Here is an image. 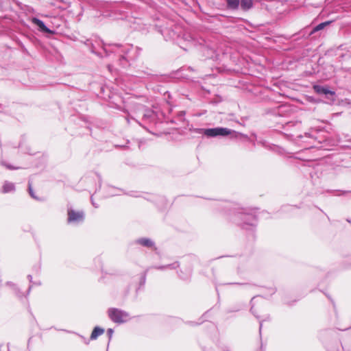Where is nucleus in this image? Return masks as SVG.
Here are the masks:
<instances>
[{"label":"nucleus","mask_w":351,"mask_h":351,"mask_svg":"<svg viewBox=\"0 0 351 351\" xmlns=\"http://www.w3.org/2000/svg\"><path fill=\"white\" fill-rule=\"evenodd\" d=\"M232 130L226 128H215L208 129H199V134H204L208 137H216L218 136H226L232 133Z\"/></svg>","instance_id":"1"},{"label":"nucleus","mask_w":351,"mask_h":351,"mask_svg":"<svg viewBox=\"0 0 351 351\" xmlns=\"http://www.w3.org/2000/svg\"><path fill=\"white\" fill-rule=\"evenodd\" d=\"M108 316L115 323H123L129 319L128 313L118 308H110L108 311Z\"/></svg>","instance_id":"2"},{"label":"nucleus","mask_w":351,"mask_h":351,"mask_svg":"<svg viewBox=\"0 0 351 351\" xmlns=\"http://www.w3.org/2000/svg\"><path fill=\"white\" fill-rule=\"evenodd\" d=\"M84 217L82 211H75L73 209L68 210V221L69 222H80L83 221Z\"/></svg>","instance_id":"3"},{"label":"nucleus","mask_w":351,"mask_h":351,"mask_svg":"<svg viewBox=\"0 0 351 351\" xmlns=\"http://www.w3.org/2000/svg\"><path fill=\"white\" fill-rule=\"evenodd\" d=\"M32 21L34 25H36V26L38 27L40 31H41L43 32H45V33H49V34L53 33V31H51V29H49L48 27H46L45 23L41 20H40L37 18H33L32 19Z\"/></svg>","instance_id":"4"},{"label":"nucleus","mask_w":351,"mask_h":351,"mask_svg":"<svg viewBox=\"0 0 351 351\" xmlns=\"http://www.w3.org/2000/svg\"><path fill=\"white\" fill-rule=\"evenodd\" d=\"M313 88H314L315 91L316 93H317L318 94H324L326 95H330L331 96L335 95V92L328 90V88L324 87V86L315 85L313 86Z\"/></svg>","instance_id":"5"},{"label":"nucleus","mask_w":351,"mask_h":351,"mask_svg":"<svg viewBox=\"0 0 351 351\" xmlns=\"http://www.w3.org/2000/svg\"><path fill=\"white\" fill-rule=\"evenodd\" d=\"M104 330L102 328H100L99 327H95L94 330H93L90 339H95L97 337L104 333Z\"/></svg>","instance_id":"6"},{"label":"nucleus","mask_w":351,"mask_h":351,"mask_svg":"<svg viewBox=\"0 0 351 351\" xmlns=\"http://www.w3.org/2000/svg\"><path fill=\"white\" fill-rule=\"evenodd\" d=\"M14 190V184L11 182H5L3 186V193H8Z\"/></svg>","instance_id":"7"},{"label":"nucleus","mask_w":351,"mask_h":351,"mask_svg":"<svg viewBox=\"0 0 351 351\" xmlns=\"http://www.w3.org/2000/svg\"><path fill=\"white\" fill-rule=\"evenodd\" d=\"M252 5V0H241V6L244 10H247L250 8Z\"/></svg>","instance_id":"8"},{"label":"nucleus","mask_w":351,"mask_h":351,"mask_svg":"<svg viewBox=\"0 0 351 351\" xmlns=\"http://www.w3.org/2000/svg\"><path fill=\"white\" fill-rule=\"evenodd\" d=\"M138 242L144 246H152L153 245L152 241L148 239H141Z\"/></svg>","instance_id":"9"},{"label":"nucleus","mask_w":351,"mask_h":351,"mask_svg":"<svg viewBox=\"0 0 351 351\" xmlns=\"http://www.w3.org/2000/svg\"><path fill=\"white\" fill-rule=\"evenodd\" d=\"M227 3L229 7L236 8L239 4V0H227Z\"/></svg>","instance_id":"10"},{"label":"nucleus","mask_w":351,"mask_h":351,"mask_svg":"<svg viewBox=\"0 0 351 351\" xmlns=\"http://www.w3.org/2000/svg\"><path fill=\"white\" fill-rule=\"evenodd\" d=\"M330 22L328 21V22H324V23H322L320 24H319L318 25H317L313 31L314 32H317V31H319L321 29H322L323 28H324V27H326L327 25H328Z\"/></svg>","instance_id":"11"},{"label":"nucleus","mask_w":351,"mask_h":351,"mask_svg":"<svg viewBox=\"0 0 351 351\" xmlns=\"http://www.w3.org/2000/svg\"><path fill=\"white\" fill-rule=\"evenodd\" d=\"M29 194L30 195L33 197V198H36L34 195V193L32 191V184L30 183H29Z\"/></svg>","instance_id":"12"},{"label":"nucleus","mask_w":351,"mask_h":351,"mask_svg":"<svg viewBox=\"0 0 351 351\" xmlns=\"http://www.w3.org/2000/svg\"><path fill=\"white\" fill-rule=\"evenodd\" d=\"M108 332L110 334V335H112V332H113V330L112 329L110 328L108 330Z\"/></svg>","instance_id":"13"},{"label":"nucleus","mask_w":351,"mask_h":351,"mask_svg":"<svg viewBox=\"0 0 351 351\" xmlns=\"http://www.w3.org/2000/svg\"><path fill=\"white\" fill-rule=\"evenodd\" d=\"M6 167H7V168H8L10 169H14V167H12L11 166H9V165H7Z\"/></svg>","instance_id":"14"},{"label":"nucleus","mask_w":351,"mask_h":351,"mask_svg":"<svg viewBox=\"0 0 351 351\" xmlns=\"http://www.w3.org/2000/svg\"><path fill=\"white\" fill-rule=\"evenodd\" d=\"M261 328H262V324L261 323V324H260V331L261 330Z\"/></svg>","instance_id":"15"},{"label":"nucleus","mask_w":351,"mask_h":351,"mask_svg":"<svg viewBox=\"0 0 351 351\" xmlns=\"http://www.w3.org/2000/svg\"><path fill=\"white\" fill-rule=\"evenodd\" d=\"M28 278H29V280H31V279H32V276H31L30 275H29V276H28Z\"/></svg>","instance_id":"16"}]
</instances>
